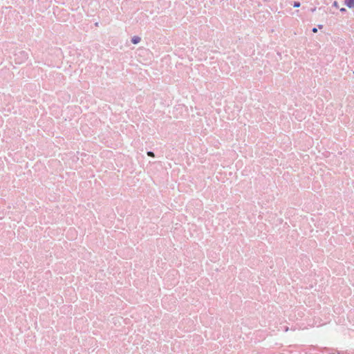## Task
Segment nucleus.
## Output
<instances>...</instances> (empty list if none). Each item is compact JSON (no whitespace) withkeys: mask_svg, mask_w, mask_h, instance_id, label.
Returning a JSON list of instances; mask_svg holds the SVG:
<instances>
[{"mask_svg":"<svg viewBox=\"0 0 354 354\" xmlns=\"http://www.w3.org/2000/svg\"><path fill=\"white\" fill-rule=\"evenodd\" d=\"M318 27H319V28H322L323 27V26L322 25H319Z\"/></svg>","mask_w":354,"mask_h":354,"instance_id":"obj_10","label":"nucleus"},{"mask_svg":"<svg viewBox=\"0 0 354 354\" xmlns=\"http://www.w3.org/2000/svg\"><path fill=\"white\" fill-rule=\"evenodd\" d=\"M340 11H341V12H345V11H346V9H345V8H341V9H340Z\"/></svg>","mask_w":354,"mask_h":354,"instance_id":"obj_8","label":"nucleus"},{"mask_svg":"<svg viewBox=\"0 0 354 354\" xmlns=\"http://www.w3.org/2000/svg\"><path fill=\"white\" fill-rule=\"evenodd\" d=\"M141 39L138 36H134L131 38V41L133 44H137L140 41Z\"/></svg>","mask_w":354,"mask_h":354,"instance_id":"obj_2","label":"nucleus"},{"mask_svg":"<svg viewBox=\"0 0 354 354\" xmlns=\"http://www.w3.org/2000/svg\"><path fill=\"white\" fill-rule=\"evenodd\" d=\"M147 153L150 157H154L155 156L154 153L152 152V151H148Z\"/></svg>","mask_w":354,"mask_h":354,"instance_id":"obj_5","label":"nucleus"},{"mask_svg":"<svg viewBox=\"0 0 354 354\" xmlns=\"http://www.w3.org/2000/svg\"><path fill=\"white\" fill-rule=\"evenodd\" d=\"M19 54L21 55H22L24 59H27L28 58L26 53H25L24 52L21 51V52H19Z\"/></svg>","mask_w":354,"mask_h":354,"instance_id":"obj_3","label":"nucleus"},{"mask_svg":"<svg viewBox=\"0 0 354 354\" xmlns=\"http://www.w3.org/2000/svg\"><path fill=\"white\" fill-rule=\"evenodd\" d=\"M312 31H313V32H317V29L316 28H313V30H312Z\"/></svg>","mask_w":354,"mask_h":354,"instance_id":"obj_7","label":"nucleus"},{"mask_svg":"<svg viewBox=\"0 0 354 354\" xmlns=\"http://www.w3.org/2000/svg\"><path fill=\"white\" fill-rule=\"evenodd\" d=\"M353 73H354V71H353Z\"/></svg>","mask_w":354,"mask_h":354,"instance_id":"obj_11","label":"nucleus"},{"mask_svg":"<svg viewBox=\"0 0 354 354\" xmlns=\"http://www.w3.org/2000/svg\"><path fill=\"white\" fill-rule=\"evenodd\" d=\"M333 6H335V7H336V8H337V7H338V3H337V1H335V2L333 3Z\"/></svg>","mask_w":354,"mask_h":354,"instance_id":"obj_6","label":"nucleus"},{"mask_svg":"<svg viewBox=\"0 0 354 354\" xmlns=\"http://www.w3.org/2000/svg\"><path fill=\"white\" fill-rule=\"evenodd\" d=\"M293 6H294L295 8H299V7L300 6V3H299V2H298V1H295V2L294 3V4H293Z\"/></svg>","mask_w":354,"mask_h":354,"instance_id":"obj_4","label":"nucleus"},{"mask_svg":"<svg viewBox=\"0 0 354 354\" xmlns=\"http://www.w3.org/2000/svg\"><path fill=\"white\" fill-rule=\"evenodd\" d=\"M311 11H312V12H314V11H315V8H312V9H311Z\"/></svg>","mask_w":354,"mask_h":354,"instance_id":"obj_9","label":"nucleus"},{"mask_svg":"<svg viewBox=\"0 0 354 354\" xmlns=\"http://www.w3.org/2000/svg\"><path fill=\"white\" fill-rule=\"evenodd\" d=\"M345 4L349 8H352L354 7V0H345Z\"/></svg>","mask_w":354,"mask_h":354,"instance_id":"obj_1","label":"nucleus"}]
</instances>
